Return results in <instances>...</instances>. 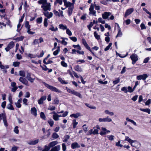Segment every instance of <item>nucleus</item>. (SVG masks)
I'll list each match as a JSON object with an SVG mask.
<instances>
[{"instance_id":"38","label":"nucleus","mask_w":151,"mask_h":151,"mask_svg":"<svg viewBox=\"0 0 151 151\" xmlns=\"http://www.w3.org/2000/svg\"><path fill=\"white\" fill-rule=\"evenodd\" d=\"M126 120L128 122H129L132 123L134 125L136 126V123L133 120L129 119V118L127 117L126 118Z\"/></svg>"},{"instance_id":"30","label":"nucleus","mask_w":151,"mask_h":151,"mask_svg":"<svg viewBox=\"0 0 151 151\" xmlns=\"http://www.w3.org/2000/svg\"><path fill=\"white\" fill-rule=\"evenodd\" d=\"M58 81L62 84H66L68 83L67 82L63 80L62 78L60 77H59L58 78Z\"/></svg>"},{"instance_id":"55","label":"nucleus","mask_w":151,"mask_h":151,"mask_svg":"<svg viewBox=\"0 0 151 151\" xmlns=\"http://www.w3.org/2000/svg\"><path fill=\"white\" fill-rule=\"evenodd\" d=\"M120 81V79L119 78H118L116 79L114 81H113V83L115 85L117 84V83H118Z\"/></svg>"},{"instance_id":"48","label":"nucleus","mask_w":151,"mask_h":151,"mask_svg":"<svg viewBox=\"0 0 151 151\" xmlns=\"http://www.w3.org/2000/svg\"><path fill=\"white\" fill-rule=\"evenodd\" d=\"M59 100L57 97L53 101V104H58L59 103Z\"/></svg>"},{"instance_id":"29","label":"nucleus","mask_w":151,"mask_h":151,"mask_svg":"<svg viewBox=\"0 0 151 151\" xmlns=\"http://www.w3.org/2000/svg\"><path fill=\"white\" fill-rule=\"evenodd\" d=\"M13 104L9 103L7 106L6 108L9 110H13L14 108L12 105Z\"/></svg>"},{"instance_id":"52","label":"nucleus","mask_w":151,"mask_h":151,"mask_svg":"<svg viewBox=\"0 0 151 151\" xmlns=\"http://www.w3.org/2000/svg\"><path fill=\"white\" fill-rule=\"evenodd\" d=\"M51 27L49 28V30H51L52 31H55L58 30V28L57 27H56L55 28L52 25H51Z\"/></svg>"},{"instance_id":"49","label":"nucleus","mask_w":151,"mask_h":151,"mask_svg":"<svg viewBox=\"0 0 151 151\" xmlns=\"http://www.w3.org/2000/svg\"><path fill=\"white\" fill-rule=\"evenodd\" d=\"M59 137V135L56 132H54L52 135V137L54 139H57Z\"/></svg>"},{"instance_id":"41","label":"nucleus","mask_w":151,"mask_h":151,"mask_svg":"<svg viewBox=\"0 0 151 151\" xmlns=\"http://www.w3.org/2000/svg\"><path fill=\"white\" fill-rule=\"evenodd\" d=\"M118 30V32L117 35L116 36V37L117 38L118 37H121L122 35V32L121 31V29L120 30Z\"/></svg>"},{"instance_id":"14","label":"nucleus","mask_w":151,"mask_h":151,"mask_svg":"<svg viewBox=\"0 0 151 151\" xmlns=\"http://www.w3.org/2000/svg\"><path fill=\"white\" fill-rule=\"evenodd\" d=\"M80 146L76 142H75L71 144V147L73 149H75L76 148H80Z\"/></svg>"},{"instance_id":"46","label":"nucleus","mask_w":151,"mask_h":151,"mask_svg":"<svg viewBox=\"0 0 151 151\" xmlns=\"http://www.w3.org/2000/svg\"><path fill=\"white\" fill-rule=\"evenodd\" d=\"M112 45V43H110L109 45L106 47L104 49V51H107L111 47V46Z\"/></svg>"},{"instance_id":"13","label":"nucleus","mask_w":151,"mask_h":151,"mask_svg":"<svg viewBox=\"0 0 151 151\" xmlns=\"http://www.w3.org/2000/svg\"><path fill=\"white\" fill-rule=\"evenodd\" d=\"M111 13L109 12H105L104 13L102 14V16L104 19H107L109 17L111 14Z\"/></svg>"},{"instance_id":"17","label":"nucleus","mask_w":151,"mask_h":151,"mask_svg":"<svg viewBox=\"0 0 151 151\" xmlns=\"http://www.w3.org/2000/svg\"><path fill=\"white\" fill-rule=\"evenodd\" d=\"M60 149V145L54 146L51 149V151H59Z\"/></svg>"},{"instance_id":"45","label":"nucleus","mask_w":151,"mask_h":151,"mask_svg":"<svg viewBox=\"0 0 151 151\" xmlns=\"http://www.w3.org/2000/svg\"><path fill=\"white\" fill-rule=\"evenodd\" d=\"M25 27L27 29L30 28V25L29 24V22L28 21H26L25 24Z\"/></svg>"},{"instance_id":"1","label":"nucleus","mask_w":151,"mask_h":151,"mask_svg":"<svg viewBox=\"0 0 151 151\" xmlns=\"http://www.w3.org/2000/svg\"><path fill=\"white\" fill-rule=\"evenodd\" d=\"M58 143V142L57 141L52 142L49 144L48 146L45 145L44 146V148L42 151H49L51 147H54Z\"/></svg>"},{"instance_id":"44","label":"nucleus","mask_w":151,"mask_h":151,"mask_svg":"<svg viewBox=\"0 0 151 151\" xmlns=\"http://www.w3.org/2000/svg\"><path fill=\"white\" fill-rule=\"evenodd\" d=\"M18 128V127L17 126H16L15 127L14 129V131L17 134H18L19 132V131Z\"/></svg>"},{"instance_id":"15","label":"nucleus","mask_w":151,"mask_h":151,"mask_svg":"<svg viewBox=\"0 0 151 151\" xmlns=\"http://www.w3.org/2000/svg\"><path fill=\"white\" fill-rule=\"evenodd\" d=\"M31 113L33 114L35 116H36L37 115V110L35 107H33L31 108Z\"/></svg>"},{"instance_id":"18","label":"nucleus","mask_w":151,"mask_h":151,"mask_svg":"<svg viewBox=\"0 0 151 151\" xmlns=\"http://www.w3.org/2000/svg\"><path fill=\"white\" fill-rule=\"evenodd\" d=\"M52 113L54 114L53 116V119L56 121L58 120L59 119L58 116V114L55 111L52 112Z\"/></svg>"},{"instance_id":"61","label":"nucleus","mask_w":151,"mask_h":151,"mask_svg":"<svg viewBox=\"0 0 151 151\" xmlns=\"http://www.w3.org/2000/svg\"><path fill=\"white\" fill-rule=\"evenodd\" d=\"M18 148V147L15 145H14L12 147L11 151H17Z\"/></svg>"},{"instance_id":"34","label":"nucleus","mask_w":151,"mask_h":151,"mask_svg":"<svg viewBox=\"0 0 151 151\" xmlns=\"http://www.w3.org/2000/svg\"><path fill=\"white\" fill-rule=\"evenodd\" d=\"M68 113V112L67 111H65L64 112V113L62 115H59L58 114V118L59 117H65L67 115Z\"/></svg>"},{"instance_id":"53","label":"nucleus","mask_w":151,"mask_h":151,"mask_svg":"<svg viewBox=\"0 0 151 151\" xmlns=\"http://www.w3.org/2000/svg\"><path fill=\"white\" fill-rule=\"evenodd\" d=\"M44 25L46 27L48 25L47 19L45 18L44 21Z\"/></svg>"},{"instance_id":"23","label":"nucleus","mask_w":151,"mask_h":151,"mask_svg":"<svg viewBox=\"0 0 151 151\" xmlns=\"http://www.w3.org/2000/svg\"><path fill=\"white\" fill-rule=\"evenodd\" d=\"M106 129L105 128H102V131L100 132V134L102 136L104 135H105L106 134Z\"/></svg>"},{"instance_id":"56","label":"nucleus","mask_w":151,"mask_h":151,"mask_svg":"<svg viewBox=\"0 0 151 151\" xmlns=\"http://www.w3.org/2000/svg\"><path fill=\"white\" fill-rule=\"evenodd\" d=\"M73 47L74 48H77V49H78L79 50H81V48L80 46L79 45H73Z\"/></svg>"},{"instance_id":"59","label":"nucleus","mask_w":151,"mask_h":151,"mask_svg":"<svg viewBox=\"0 0 151 151\" xmlns=\"http://www.w3.org/2000/svg\"><path fill=\"white\" fill-rule=\"evenodd\" d=\"M86 106L87 107H88L89 108L91 109H96V108L95 106H93L89 105V104H88L86 103Z\"/></svg>"},{"instance_id":"57","label":"nucleus","mask_w":151,"mask_h":151,"mask_svg":"<svg viewBox=\"0 0 151 151\" xmlns=\"http://www.w3.org/2000/svg\"><path fill=\"white\" fill-rule=\"evenodd\" d=\"M124 140L127 141L129 143H132V141L133 140L129 138L128 137L126 136Z\"/></svg>"},{"instance_id":"64","label":"nucleus","mask_w":151,"mask_h":151,"mask_svg":"<svg viewBox=\"0 0 151 151\" xmlns=\"http://www.w3.org/2000/svg\"><path fill=\"white\" fill-rule=\"evenodd\" d=\"M62 150L63 151H65L66 149V147L65 144L62 143Z\"/></svg>"},{"instance_id":"24","label":"nucleus","mask_w":151,"mask_h":151,"mask_svg":"<svg viewBox=\"0 0 151 151\" xmlns=\"http://www.w3.org/2000/svg\"><path fill=\"white\" fill-rule=\"evenodd\" d=\"M47 0H40L37 1L38 4H47Z\"/></svg>"},{"instance_id":"9","label":"nucleus","mask_w":151,"mask_h":151,"mask_svg":"<svg viewBox=\"0 0 151 151\" xmlns=\"http://www.w3.org/2000/svg\"><path fill=\"white\" fill-rule=\"evenodd\" d=\"M134 10V9L132 8L127 10L124 14V17L126 18L128 16L131 14L133 12Z\"/></svg>"},{"instance_id":"11","label":"nucleus","mask_w":151,"mask_h":151,"mask_svg":"<svg viewBox=\"0 0 151 151\" xmlns=\"http://www.w3.org/2000/svg\"><path fill=\"white\" fill-rule=\"evenodd\" d=\"M19 81L23 84H25L26 86H29L28 82L25 78L20 77L19 79Z\"/></svg>"},{"instance_id":"10","label":"nucleus","mask_w":151,"mask_h":151,"mask_svg":"<svg viewBox=\"0 0 151 151\" xmlns=\"http://www.w3.org/2000/svg\"><path fill=\"white\" fill-rule=\"evenodd\" d=\"M148 77V76L146 74H144L142 75H140L137 77V79L138 80H145Z\"/></svg>"},{"instance_id":"4","label":"nucleus","mask_w":151,"mask_h":151,"mask_svg":"<svg viewBox=\"0 0 151 151\" xmlns=\"http://www.w3.org/2000/svg\"><path fill=\"white\" fill-rule=\"evenodd\" d=\"M94 4L91 3L89 8V14L92 15L93 16H96V11L94 10Z\"/></svg>"},{"instance_id":"3","label":"nucleus","mask_w":151,"mask_h":151,"mask_svg":"<svg viewBox=\"0 0 151 151\" xmlns=\"http://www.w3.org/2000/svg\"><path fill=\"white\" fill-rule=\"evenodd\" d=\"M66 89L69 93L73 94L80 98H82V96L80 93L77 92L67 87H66Z\"/></svg>"},{"instance_id":"32","label":"nucleus","mask_w":151,"mask_h":151,"mask_svg":"<svg viewBox=\"0 0 151 151\" xmlns=\"http://www.w3.org/2000/svg\"><path fill=\"white\" fill-rule=\"evenodd\" d=\"M74 69L76 71L79 72H81L82 71L81 67H80L78 65H77L74 68Z\"/></svg>"},{"instance_id":"54","label":"nucleus","mask_w":151,"mask_h":151,"mask_svg":"<svg viewBox=\"0 0 151 151\" xmlns=\"http://www.w3.org/2000/svg\"><path fill=\"white\" fill-rule=\"evenodd\" d=\"M60 63L61 65L63 67H66L68 66L67 64L64 61H61Z\"/></svg>"},{"instance_id":"50","label":"nucleus","mask_w":151,"mask_h":151,"mask_svg":"<svg viewBox=\"0 0 151 151\" xmlns=\"http://www.w3.org/2000/svg\"><path fill=\"white\" fill-rule=\"evenodd\" d=\"M105 113L107 114H108L110 116H113L114 115V113L113 112H111L108 110H106L104 111Z\"/></svg>"},{"instance_id":"40","label":"nucleus","mask_w":151,"mask_h":151,"mask_svg":"<svg viewBox=\"0 0 151 151\" xmlns=\"http://www.w3.org/2000/svg\"><path fill=\"white\" fill-rule=\"evenodd\" d=\"M19 74L20 76L24 77L25 76V73L24 71L20 70L19 71Z\"/></svg>"},{"instance_id":"58","label":"nucleus","mask_w":151,"mask_h":151,"mask_svg":"<svg viewBox=\"0 0 151 151\" xmlns=\"http://www.w3.org/2000/svg\"><path fill=\"white\" fill-rule=\"evenodd\" d=\"M41 67L42 69L44 71H46L49 70V69L47 68V66L45 65H43V66L41 65Z\"/></svg>"},{"instance_id":"22","label":"nucleus","mask_w":151,"mask_h":151,"mask_svg":"<svg viewBox=\"0 0 151 151\" xmlns=\"http://www.w3.org/2000/svg\"><path fill=\"white\" fill-rule=\"evenodd\" d=\"M73 8L74 7L73 6L72 7H70L68 8V12L69 16H70L71 15Z\"/></svg>"},{"instance_id":"2","label":"nucleus","mask_w":151,"mask_h":151,"mask_svg":"<svg viewBox=\"0 0 151 151\" xmlns=\"http://www.w3.org/2000/svg\"><path fill=\"white\" fill-rule=\"evenodd\" d=\"M43 83L46 88L52 91L58 93H60L61 92V91L60 90L58 89L56 87L51 86L47 84L45 82H43Z\"/></svg>"},{"instance_id":"42","label":"nucleus","mask_w":151,"mask_h":151,"mask_svg":"<svg viewBox=\"0 0 151 151\" xmlns=\"http://www.w3.org/2000/svg\"><path fill=\"white\" fill-rule=\"evenodd\" d=\"M20 63L19 62L16 61L13 62V65L14 67H18L19 66Z\"/></svg>"},{"instance_id":"43","label":"nucleus","mask_w":151,"mask_h":151,"mask_svg":"<svg viewBox=\"0 0 151 151\" xmlns=\"http://www.w3.org/2000/svg\"><path fill=\"white\" fill-rule=\"evenodd\" d=\"M65 6V7L66 8L68 7H72V6H73V4H72V3H71L69 1H68Z\"/></svg>"},{"instance_id":"26","label":"nucleus","mask_w":151,"mask_h":151,"mask_svg":"<svg viewBox=\"0 0 151 151\" xmlns=\"http://www.w3.org/2000/svg\"><path fill=\"white\" fill-rule=\"evenodd\" d=\"M24 38V37L23 36H21L20 37H18L16 38H13V40H16V41L19 42L23 40Z\"/></svg>"},{"instance_id":"5","label":"nucleus","mask_w":151,"mask_h":151,"mask_svg":"<svg viewBox=\"0 0 151 151\" xmlns=\"http://www.w3.org/2000/svg\"><path fill=\"white\" fill-rule=\"evenodd\" d=\"M50 4V3L46 4H42L41 8L43 9V10L44 11H46L47 10L50 11L51 10Z\"/></svg>"},{"instance_id":"19","label":"nucleus","mask_w":151,"mask_h":151,"mask_svg":"<svg viewBox=\"0 0 151 151\" xmlns=\"http://www.w3.org/2000/svg\"><path fill=\"white\" fill-rule=\"evenodd\" d=\"M81 116V114L78 112L76 113V114H73L70 116L71 117H73L76 119L78 117Z\"/></svg>"},{"instance_id":"31","label":"nucleus","mask_w":151,"mask_h":151,"mask_svg":"<svg viewBox=\"0 0 151 151\" xmlns=\"http://www.w3.org/2000/svg\"><path fill=\"white\" fill-rule=\"evenodd\" d=\"M77 52V53L79 54H84V52L83 51H80L79 50L76 51L75 49H73L72 50V53H75L76 52Z\"/></svg>"},{"instance_id":"60","label":"nucleus","mask_w":151,"mask_h":151,"mask_svg":"<svg viewBox=\"0 0 151 151\" xmlns=\"http://www.w3.org/2000/svg\"><path fill=\"white\" fill-rule=\"evenodd\" d=\"M37 22L38 23H41L42 21V17L38 18L36 20Z\"/></svg>"},{"instance_id":"16","label":"nucleus","mask_w":151,"mask_h":151,"mask_svg":"<svg viewBox=\"0 0 151 151\" xmlns=\"http://www.w3.org/2000/svg\"><path fill=\"white\" fill-rule=\"evenodd\" d=\"M44 15L46 17H47L48 19H49L52 17V16L53 14L52 12H50L49 14L48 12H47V13L44 12L43 13Z\"/></svg>"},{"instance_id":"6","label":"nucleus","mask_w":151,"mask_h":151,"mask_svg":"<svg viewBox=\"0 0 151 151\" xmlns=\"http://www.w3.org/2000/svg\"><path fill=\"white\" fill-rule=\"evenodd\" d=\"M130 58L132 60V64H134L138 60V56L137 54H133L130 56Z\"/></svg>"},{"instance_id":"33","label":"nucleus","mask_w":151,"mask_h":151,"mask_svg":"<svg viewBox=\"0 0 151 151\" xmlns=\"http://www.w3.org/2000/svg\"><path fill=\"white\" fill-rule=\"evenodd\" d=\"M93 34L94 35L96 39L97 40H99L100 39V36L97 33L96 31L94 32Z\"/></svg>"},{"instance_id":"37","label":"nucleus","mask_w":151,"mask_h":151,"mask_svg":"<svg viewBox=\"0 0 151 151\" xmlns=\"http://www.w3.org/2000/svg\"><path fill=\"white\" fill-rule=\"evenodd\" d=\"M59 28L61 29L65 30L67 29V27L66 25H64L62 24H61L59 25Z\"/></svg>"},{"instance_id":"21","label":"nucleus","mask_w":151,"mask_h":151,"mask_svg":"<svg viewBox=\"0 0 151 151\" xmlns=\"http://www.w3.org/2000/svg\"><path fill=\"white\" fill-rule=\"evenodd\" d=\"M131 145L134 147H136V146L135 145L134 143H135L136 144L138 145L139 146H140V144L138 142H137V141H134L132 140V143H129Z\"/></svg>"},{"instance_id":"36","label":"nucleus","mask_w":151,"mask_h":151,"mask_svg":"<svg viewBox=\"0 0 151 151\" xmlns=\"http://www.w3.org/2000/svg\"><path fill=\"white\" fill-rule=\"evenodd\" d=\"M40 117L41 118L43 119L44 120H46V116L45 115V114L43 112H41L40 114Z\"/></svg>"},{"instance_id":"25","label":"nucleus","mask_w":151,"mask_h":151,"mask_svg":"<svg viewBox=\"0 0 151 151\" xmlns=\"http://www.w3.org/2000/svg\"><path fill=\"white\" fill-rule=\"evenodd\" d=\"M140 111L147 112L148 113V114H150V110L148 108H146V109H142L140 108Z\"/></svg>"},{"instance_id":"7","label":"nucleus","mask_w":151,"mask_h":151,"mask_svg":"<svg viewBox=\"0 0 151 151\" xmlns=\"http://www.w3.org/2000/svg\"><path fill=\"white\" fill-rule=\"evenodd\" d=\"M14 46V42L13 41H11L9 43L6 47L5 48V50L6 52H8L10 49L12 48Z\"/></svg>"},{"instance_id":"51","label":"nucleus","mask_w":151,"mask_h":151,"mask_svg":"<svg viewBox=\"0 0 151 151\" xmlns=\"http://www.w3.org/2000/svg\"><path fill=\"white\" fill-rule=\"evenodd\" d=\"M107 137L109 139L110 141L113 140L114 139V136L112 135H108Z\"/></svg>"},{"instance_id":"35","label":"nucleus","mask_w":151,"mask_h":151,"mask_svg":"<svg viewBox=\"0 0 151 151\" xmlns=\"http://www.w3.org/2000/svg\"><path fill=\"white\" fill-rule=\"evenodd\" d=\"M72 124L73 125V128L75 129L76 127V126L78 124V122H76V119H74L73 120Z\"/></svg>"},{"instance_id":"28","label":"nucleus","mask_w":151,"mask_h":151,"mask_svg":"<svg viewBox=\"0 0 151 151\" xmlns=\"http://www.w3.org/2000/svg\"><path fill=\"white\" fill-rule=\"evenodd\" d=\"M70 136L68 135H65L64 136L63 138V142H67L68 140L69 139Z\"/></svg>"},{"instance_id":"63","label":"nucleus","mask_w":151,"mask_h":151,"mask_svg":"<svg viewBox=\"0 0 151 151\" xmlns=\"http://www.w3.org/2000/svg\"><path fill=\"white\" fill-rule=\"evenodd\" d=\"M69 38L71 40L74 42H76L77 41V39L75 37H70Z\"/></svg>"},{"instance_id":"27","label":"nucleus","mask_w":151,"mask_h":151,"mask_svg":"<svg viewBox=\"0 0 151 151\" xmlns=\"http://www.w3.org/2000/svg\"><path fill=\"white\" fill-rule=\"evenodd\" d=\"M39 142V139H36L35 140L31 141L29 144L30 145H35L38 143Z\"/></svg>"},{"instance_id":"47","label":"nucleus","mask_w":151,"mask_h":151,"mask_svg":"<svg viewBox=\"0 0 151 151\" xmlns=\"http://www.w3.org/2000/svg\"><path fill=\"white\" fill-rule=\"evenodd\" d=\"M48 122L51 127H52L54 124V121L52 119H50L48 121Z\"/></svg>"},{"instance_id":"20","label":"nucleus","mask_w":151,"mask_h":151,"mask_svg":"<svg viewBox=\"0 0 151 151\" xmlns=\"http://www.w3.org/2000/svg\"><path fill=\"white\" fill-rule=\"evenodd\" d=\"M22 98H20L18 100L17 103H15V104L17 107L20 108L21 107L22 105L20 103H22Z\"/></svg>"},{"instance_id":"62","label":"nucleus","mask_w":151,"mask_h":151,"mask_svg":"<svg viewBox=\"0 0 151 151\" xmlns=\"http://www.w3.org/2000/svg\"><path fill=\"white\" fill-rule=\"evenodd\" d=\"M66 33L69 36H70L72 35L71 31L68 29H66Z\"/></svg>"},{"instance_id":"12","label":"nucleus","mask_w":151,"mask_h":151,"mask_svg":"<svg viewBox=\"0 0 151 151\" xmlns=\"http://www.w3.org/2000/svg\"><path fill=\"white\" fill-rule=\"evenodd\" d=\"M99 120L100 122H110L112 121V119L110 118H109V116H107L106 118H99Z\"/></svg>"},{"instance_id":"39","label":"nucleus","mask_w":151,"mask_h":151,"mask_svg":"<svg viewBox=\"0 0 151 151\" xmlns=\"http://www.w3.org/2000/svg\"><path fill=\"white\" fill-rule=\"evenodd\" d=\"M43 63L45 65H47L49 64H51L53 63V61L51 60H48L47 62H46V60H43Z\"/></svg>"},{"instance_id":"8","label":"nucleus","mask_w":151,"mask_h":151,"mask_svg":"<svg viewBox=\"0 0 151 151\" xmlns=\"http://www.w3.org/2000/svg\"><path fill=\"white\" fill-rule=\"evenodd\" d=\"M1 115V118L2 117V119L4 126L7 127L8 126V124L6 119V117L5 113H2L0 114Z\"/></svg>"}]
</instances>
